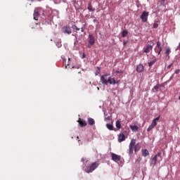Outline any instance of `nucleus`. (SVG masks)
<instances>
[{
  "label": "nucleus",
  "instance_id": "obj_1",
  "mask_svg": "<svg viewBox=\"0 0 180 180\" xmlns=\"http://www.w3.org/2000/svg\"><path fill=\"white\" fill-rule=\"evenodd\" d=\"M101 84H103V85H108V84H110V85L116 84V79H115L114 77L109 76V74L102 75L101 77Z\"/></svg>",
  "mask_w": 180,
  "mask_h": 180
},
{
  "label": "nucleus",
  "instance_id": "obj_2",
  "mask_svg": "<svg viewBox=\"0 0 180 180\" xmlns=\"http://www.w3.org/2000/svg\"><path fill=\"white\" fill-rule=\"evenodd\" d=\"M140 150V145L139 143L136 144V139H132L130 141L129 146V155H131L135 151V153H137Z\"/></svg>",
  "mask_w": 180,
  "mask_h": 180
},
{
  "label": "nucleus",
  "instance_id": "obj_3",
  "mask_svg": "<svg viewBox=\"0 0 180 180\" xmlns=\"http://www.w3.org/2000/svg\"><path fill=\"white\" fill-rule=\"evenodd\" d=\"M158 162H161L162 161V157L161 156V152L158 153L152 159L150 164L152 165H155L157 164V161Z\"/></svg>",
  "mask_w": 180,
  "mask_h": 180
},
{
  "label": "nucleus",
  "instance_id": "obj_4",
  "mask_svg": "<svg viewBox=\"0 0 180 180\" xmlns=\"http://www.w3.org/2000/svg\"><path fill=\"white\" fill-rule=\"evenodd\" d=\"M99 167V164L96 163V162H94L91 164V165L86 168L85 172L87 174H91V172H94L95 169H96Z\"/></svg>",
  "mask_w": 180,
  "mask_h": 180
},
{
  "label": "nucleus",
  "instance_id": "obj_5",
  "mask_svg": "<svg viewBox=\"0 0 180 180\" xmlns=\"http://www.w3.org/2000/svg\"><path fill=\"white\" fill-rule=\"evenodd\" d=\"M154 47V42H150L149 44H146L143 49V53L148 54V53L153 51V48Z\"/></svg>",
  "mask_w": 180,
  "mask_h": 180
},
{
  "label": "nucleus",
  "instance_id": "obj_6",
  "mask_svg": "<svg viewBox=\"0 0 180 180\" xmlns=\"http://www.w3.org/2000/svg\"><path fill=\"white\" fill-rule=\"evenodd\" d=\"M94 44H95V37H94L92 34H89L87 47L91 49Z\"/></svg>",
  "mask_w": 180,
  "mask_h": 180
},
{
  "label": "nucleus",
  "instance_id": "obj_7",
  "mask_svg": "<svg viewBox=\"0 0 180 180\" xmlns=\"http://www.w3.org/2000/svg\"><path fill=\"white\" fill-rule=\"evenodd\" d=\"M148 15L149 13L148 11H143L141 15V20L143 23L147 22V20H148Z\"/></svg>",
  "mask_w": 180,
  "mask_h": 180
},
{
  "label": "nucleus",
  "instance_id": "obj_8",
  "mask_svg": "<svg viewBox=\"0 0 180 180\" xmlns=\"http://www.w3.org/2000/svg\"><path fill=\"white\" fill-rule=\"evenodd\" d=\"M63 33H65L66 34H71L72 33V31L71 30V28L70 27H63L62 28Z\"/></svg>",
  "mask_w": 180,
  "mask_h": 180
},
{
  "label": "nucleus",
  "instance_id": "obj_9",
  "mask_svg": "<svg viewBox=\"0 0 180 180\" xmlns=\"http://www.w3.org/2000/svg\"><path fill=\"white\" fill-rule=\"evenodd\" d=\"M112 160L117 162V161L120 160V155L112 153Z\"/></svg>",
  "mask_w": 180,
  "mask_h": 180
},
{
  "label": "nucleus",
  "instance_id": "obj_10",
  "mask_svg": "<svg viewBox=\"0 0 180 180\" xmlns=\"http://www.w3.org/2000/svg\"><path fill=\"white\" fill-rule=\"evenodd\" d=\"M79 122V124L81 127H85L86 126V121L82 120L81 118H79V120L77 121Z\"/></svg>",
  "mask_w": 180,
  "mask_h": 180
},
{
  "label": "nucleus",
  "instance_id": "obj_11",
  "mask_svg": "<svg viewBox=\"0 0 180 180\" xmlns=\"http://www.w3.org/2000/svg\"><path fill=\"white\" fill-rule=\"evenodd\" d=\"M136 71L137 72H143L144 71V65H143L142 64H139L136 67Z\"/></svg>",
  "mask_w": 180,
  "mask_h": 180
},
{
  "label": "nucleus",
  "instance_id": "obj_12",
  "mask_svg": "<svg viewBox=\"0 0 180 180\" xmlns=\"http://www.w3.org/2000/svg\"><path fill=\"white\" fill-rule=\"evenodd\" d=\"M124 140H126V136H124V134H120L118 136V141L122 143V141H124Z\"/></svg>",
  "mask_w": 180,
  "mask_h": 180
},
{
  "label": "nucleus",
  "instance_id": "obj_13",
  "mask_svg": "<svg viewBox=\"0 0 180 180\" xmlns=\"http://www.w3.org/2000/svg\"><path fill=\"white\" fill-rule=\"evenodd\" d=\"M160 117H161V115H159L158 117L153 120L151 124L154 127H155V126H157V122H158V120H160Z\"/></svg>",
  "mask_w": 180,
  "mask_h": 180
},
{
  "label": "nucleus",
  "instance_id": "obj_14",
  "mask_svg": "<svg viewBox=\"0 0 180 180\" xmlns=\"http://www.w3.org/2000/svg\"><path fill=\"white\" fill-rule=\"evenodd\" d=\"M141 151L143 157H147L148 155H150V153L147 149H142Z\"/></svg>",
  "mask_w": 180,
  "mask_h": 180
},
{
  "label": "nucleus",
  "instance_id": "obj_15",
  "mask_svg": "<svg viewBox=\"0 0 180 180\" xmlns=\"http://www.w3.org/2000/svg\"><path fill=\"white\" fill-rule=\"evenodd\" d=\"M39 15L40 14L39 13V11H37V10H35L34 11V20H38Z\"/></svg>",
  "mask_w": 180,
  "mask_h": 180
},
{
  "label": "nucleus",
  "instance_id": "obj_16",
  "mask_svg": "<svg viewBox=\"0 0 180 180\" xmlns=\"http://www.w3.org/2000/svg\"><path fill=\"white\" fill-rule=\"evenodd\" d=\"M88 123L90 126H94L95 124V120L91 117L88 118Z\"/></svg>",
  "mask_w": 180,
  "mask_h": 180
},
{
  "label": "nucleus",
  "instance_id": "obj_17",
  "mask_svg": "<svg viewBox=\"0 0 180 180\" xmlns=\"http://www.w3.org/2000/svg\"><path fill=\"white\" fill-rule=\"evenodd\" d=\"M130 129L132 131H139V127L137 125H130Z\"/></svg>",
  "mask_w": 180,
  "mask_h": 180
},
{
  "label": "nucleus",
  "instance_id": "obj_18",
  "mask_svg": "<svg viewBox=\"0 0 180 180\" xmlns=\"http://www.w3.org/2000/svg\"><path fill=\"white\" fill-rule=\"evenodd\" d=\"M87 9H88V11H89L90 12H94V11H95V8L92 6V4H91V3H89V4H88Z\"/></svg>",
  "mask_w": 180,
  "mask_h": 180
},
{
  "label": "nucleus",
  "instance_id": "obj_19",
  "mask_svg": "<svg viewBox=\"0 0 180 180\" xmlns=\"http://www.w3.org/2000/svg\"><path fill=\"white\" fill-rule=\"evenodd\" d=\"M123 70H113L112 74L113 75H117V74H123Z\"/></svg>",
  "mask_w": 180,
  "mask_h": 180
},
{
  "label": "nucleus",
  "instance_id": "obj_20",
  "mask_svg": "<svg viewBox=\"0 0 180 180\" xmlns=\"http://www.w3.org/2000/svg\"><path fill=\"white\" fill-rule=\"evenodd\" d=\"M115 126H116L117 129H118V130L122 129V124H120V121H119V120L116 121Z\"/></svg>",
  "mask_w": 180,
  "mask_h": 180
},
{
  "label": "nucleus",
  "instance_id": "obj_21",
  "mask_svg": "<svg viewBox=\"0 0 180 180\" xmlns=\"http://www.w3.org/2000/svg\"><path fill=\"white\" fill-rule=\"evenodd\" d=\"M156 47H158L160 51H162V46L161 45V43L159 41L157 42Z\"/></svg>",
  "mask_w": 180,
  "mask_h": 180
},
{
  "label": "nucleus",
  "instance_id": "obj_22",
  "mask_svg": "<svg viewBox=\"0 0 180 180\" xmlns=\"http://www.w3.org/2000/svg\"><path fill=\"white\" fill-rule=\"evenodd\" d=\"M106 127L108 130H113V125L110 124H106Z\"/></svg>",
  "mask_w": 180,
  "mask_h": 180
},
{
  "label": "nucleus",
  "instance_id": "obj_23",
  "mask_svg": "<svg viewBox=\"0 0 180 180\" xmlns=\"http://www.w3.org/2000/svg\"><path fill=\"white\" fill-rule=\"evenodd\" d=\"M169 53H171V49L169 48H166V51H165V54L166 56H169Z\"/></svg>",
  "mask_w": 180,
  "mask_h": 180
},
{
  "label": "nucleus",
  "instance_id": "obj_24",
  "mask_svg": "<svg viewBox=\"0 0 180 180\" xmlns=\"http://www.w3.org/2000/svg\"><path fill=\"white\" fill-rule=\"evenodd\" d=\"M154 125L150 124L148 128L147 129V131H151V130H153V129H154Z\"/></svg>",
  "mask_w": 180,
  "mask_h": 180
},
{
  "label": "nucleus",
  "instance_id": "obj_25",
  "mask_svg": "<svg viewBox=\"0 0 180 180\" xmlns=\"http://www.w3.org/2000/svg\"><path fill=\"white\" fill-rule=\"evenodd\" d=\"M72 29H73V30H77V31L79 30V28L78 27H77V25H73L72 26Z\"/></svg>",
  "mask_w": 180,
  "mask_h": 180
},
{
  "label": "nucleus",
  "instance_id": "obj_26",
  "mask_svg": "<svg viewBox=\"0 0 180 180\" xmlns=\"http://www.w3.org/2000/svg\"><path fill=\"white\" fill-rule=\"evenodd\" d=\"M127 33L128 32L127 30L122 31V37H126V36H127Z\"/></svg>",
  "mask_w": 180,
  "mask_h": 180
},
{
  "label": "nucleus",
  "instance_id": "obj_27",
  "mask_svg": "<svg viewBox=\"0 0 180 180\" xmlns=\"http://www.w3.org/2000/svg\"><path fill=\"white\" fill-rule=\"evenodd\" d=\"M155 63V61H150L149 63H148V66L149 67H153V65H154V63Z\"/></svg>",
  "mask_w": 180,
  "mask_h": 180
},
{
  "label": "nucleus",
  "instance_id": "obj_28",
  "mask_svg": "<svg viewBox=\"0 0 180 180\" xmlns=\"http://www.w3.org/2000/svg\"><path fill=\"white\" fill-rule=\"evenodd\" d=\"M155 53H158V56H160L161 54V51H160V49H156V48H155Z\"/></svg>",
  "mask_w": 180,
  "mask_h": 180
},
{
  "label": "nucleus",
  "instance_id": "obj_29",
  "mask_svg": "<svg viewBox=\"0 0 180 180\" xmlns=\"http://www.w3.org/2000/svg\"><path fill=\"white\" fill-rule=\"evenodd\" d=\"M158 27V22H155L153 24V29H157Z\"/></svg>",
  "mask_w": 180,
  "mask_h": 180
},
{
  "label": "nucleus",
  "instance_id": "obj_30",
  "mask_svg": "<svg viewBox=\"0 0 180 180\" xmlns=\"http://www.w3.org/2000/svg\"><path fill=\"white\" fill-rule=\"evenodd\" d=\"M105 120H112V116H108L105 118Z\"/></svg>",
  "mask_w": 180,
  "mask_h": 180
},
{
  "label": "nucleus",
  "instance_id": "obj_31",
  "mask_svg": "<svg viewBox=\"0 0 180 180\" xmlns=\"http://www.w3.org/2000/svg\"><path fill=\"white\" fill-rule=\"evenodd\" d=\"M179 72H180L179 69L175 70V74H179Z\"/></svg>",
  "mask_w": 180,
  "mask_h": 180
},
{
  "label": "nucleus",
  "instance_id": "obj_32",
  "mask_svg": "<svg viewBox=\"0 0 180 180\" xmlns=\"http://www.w3.org/2000/svg\"><path fill=\"white\" fill-rule=\"evenodd\" d=\"M171 67H172V63H171L170 65H169L167 66V70H169V68H171Z\"/></svg>",
  "mask_w": 180,
  "mask_h": 180
},
{
  "label": "nucleus",
  "instance_id": "obj_33",
  "mask_svg": "<svg viewBox=\"0 0 180 180\" xmlns=\"http://www.w3.org/2000/svg\"><path fill=\"white\" fill-rule=\"evenodd\" d=\"M158 88H159L158 86H154V89H155V91H158Z\"/></svg>",
  "mask_w": 180,
  "mask_h": 180
},
{
  "label": "nucleus",
  "instance_id": "obj_34",
  "mask_svg": "<svg viewBox=\"0 0 180 180\" xmlns=\"http://www.w3.org/2000/svg\"><path fill=\"white\" fill-rule=\"evenodd\" d=\"M115 84H120V80H115Z\"/></svg>",
  "mask_w": 180,
  "mask_h": 180
},
{
  "label": "nucleus",
  "instance_id": "obj_35",
  "mask_svg": "<svg viewBox=\"0 0 180 180\" xmlns=\"http://www.w3.org/2000/svg\"><path fill=\"white\" fill-rule=\"evenodd\" d=\"M82 33H84V27L80 28Z\"/></svg>",
  "mask_w": 180,
  "mask_h": 180
},
{
  "label": "nucleus",
  "instance_id": "obj_36",
  "mask_svg": "<svg viewBox=\"0 0 180 180\" xmlns=\"http://www.w3.org/2000/svg\"><path fill=\"white\" fill-rule=\"evenodd\" d=\"M81 161H82V162H84L85 161V158H82Z\"/></svg>",
  "mask_w": 180,
  "mask_h": 180
},
{
  "label": "nucleus",
  "instance_id": "obj_37",
  "mask_svg": "<svg viewBox=\"0 0 180 180\" xmlns=\"http://www.w3.org/2000/svg\"><path fill=\"white\" fill-rule=\"evenodd\" d=\"M85 57H86L85 53H83L82 58H85Z\"/></svg>",
  "mask_w": 180,
  "mask_h": 180
},
{
  "label": "nucleus",
  "instance_id": "obj_38",
  "mask_svg": "<svg viewBox=\"0 0 180 180\" xmlns=\"http://www.w3.org/2000/svg\"><path fill=\"white\" fill-rule=\"evenodd\" d=\"M63 63H65V58H63Z\"/></svg>",
  "mask_w": 180,
  "mask_h": 180
},
{
  "label": "nucleus",
  "instance_id": "obj_39",
  "mask_svg": "<svg viewBox=\"0 0 180 180\" xmlns=\"http://www.w3.org/2000/svg\"><path fill=\"white\" fill-rule=\"evenodd\" d=\"M162 1L164 3V2H165V0H162Z\"/></svg>",
  "mask_w": 180,
  "mask_h": 180
},
{
  "label": "nucleus",
  "instance_id": "obj_40",
  "mask_svg": "<svg viewBox=\"0 0 180 180\" xmlns=\"http://www.w3.org/2000/svg\"><path fill=\"white\" fill-rule=\"evenodd\" d=\"M98 91H99V87H97Z\"/></svg>",
  "mask_w": 180,
  "mask_h": 180
},
{
  "label": "nucleus",
  "instance_id": "obj_41",
  "mask_svg": "<svg viewBox=\"0 0 180 180\" xmlns=\"http://www.w3.org/2000/svg\"><path fill=\"white\" fill-rule=\"evenodd\" d=\"M140 161H141V159H139V162H140Z\"/></svg>",
  "mask_w": 180,
  "mask_h": 180
},
{
  "label": "nucleus",
  "instance_id": "obj_42",
  "mask_svg": "<svg viewBox=\"0 0 180 180\" xmlns=\"http://www.w3.org/2000/svg\"><path fill=\"white\" fill-rule=\"evenodd\" d=\"M172 77H173V76H172V77H170V79L172 78Z\"/></svg>",
  "mask_w": 180,
  "mask_h": 180
},
{
  "label": "nucleus",
  "instance_id": "obj_43",
  "mask_svg": "<svg viewBox=\"0 0 180 180\" xmlns=\"http://www.w3.org/2000/svg\"><path fill=\"white\" fill-rule=\"evenodd\" d=\"M77 139H79V136H77Z\"/></svg>",
  "mask_w": 180,
  "mask_h": 180
}]
</instances>
